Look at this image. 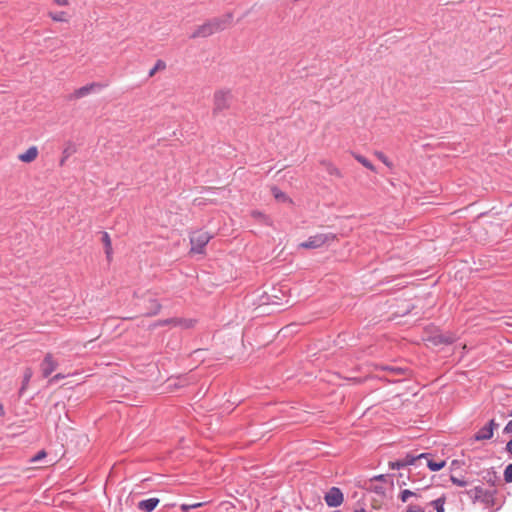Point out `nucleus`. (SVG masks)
<instances>
[{"label": "nucleus", "instance_id": "nucleus-8", "mask_svg": "<svg viewBox=\"0 0 512 512\" xmlns=\"http://www.w3.org/2000/svg\"><path fill=\"white\" fill-rule=\"evenodd\" d=\"M498 427V424L492 419L490 422L482 427L474 436L476 441L488 440L493 437L494 428Z\"/></svg>", "mask_w": 512, "mask_h": 512}, {"label": "nucleus", "instance_id": "nucleus-24", "mask_svg": "<svg viewBox=\"0 0 512 512\" xmlns=\"http://www.w3.org/2000/svg\"><path fill=\"white\" fill-rule=\"evenodd\" d=\"M389 466L391 469H401L405 467V463L402 461V459L397 461L389 462Z\"/></svg>", "mask_w": 512, "mask_h": 512}, {"label": "nucleus", "instance_id": "nucleus-4", "mask_svg": "<svg viewBox=\"0 0 512 512\" xmlns=\"http://www.w3.org/2000/svg\"><path fill=\"white\" fill-rule=\"evenodd\" d=\"M231 100V94L229 91H217L214 94V111L221 112L228 108Z\"/></svg>", "mask_w": 512, "mask_h": 512}, {"label": "nucleus", "instance_id": "nucleus-27", "mask_svg": "<svg viewBox=\"0 0 512 512\" xmlns=\"http://www.w3.org/2000/svg\"><path fill=\"white\" fill-rule=\"evenodd\" d=\"M46 457L45 451H39L34 457L31 458V462H37Z\"/></svg>", "mask_w": 512, "mask_h": 512}, {"label": "nucleus", "instance_id": "nucleus-20", "mask_svg": "<svg viewBox=\"0 0 512 512\" xmlns=\"http://www.w3.org/2000/svg\"><path fill=\"white\" fill-rule=\"evenodd\" d=\"M272 193H273V195H274L275 199H276V200H278V201H282V202H284V201H287V200H288V198H287L286 194H285V193H283L282 191H280V190H279L278 188H276V187H273V188H272Z\"/></svg>", "mask_w": 512, "mask_h": 512}, {"label": "nucleus", "instance_id": "nucleus-31", "mask_svg": "<svg viewBox=\"0 0 512 512\" xmlns=\"http://www.w3.org/2000/svg\"><path fill=\"white\" fill-rule=\"evenodd\" d=\"M172 322V320L170 321ZM173 322H176L177 324L184 325L185 327H191L193 325L192 320H173Z\"/></svg>", "mask_w": 512, "mask_h": 512}, {"label": "nucleus", "instance_id": "nucleus-11", "mask_svg": "<svg viewBox=\"0 0 512 512\" xmlns=\"http://www.w3.org/2000/svg\"><path fill=\"white\" fill-rule=\"evenodd\" d=\"M38 156V149L36 146L29 147L24 153L19 154L18 159L24 163L33 162Z\"/></svg>", "mask_w": 512, "mask_h": 512}, {"label": "nucleus", "instance_id": "nucleus-7", "mask_svg": "<svg viewBox=\"0 0 512 512\" xmlns=\"http://www.w3.org/2000/svg\"><path fill=\"white\" fill-rule=\"evenodd\" d=\"M58 367V362L54 359L52 354L48 353L44 357L40 369L43 377H48Z\"/></svg>", "mask_w": 512, "mask_h": 512}, {"label": "nucleus", "instance_id": "nucleus-40", "mask_svg": "<svg viewBox=\"0 0 512 512\" xmlns=\"http://www.w3.org/2000/svg\"><path fill=\"white\" fill-rule=\"evenodd\" d=\"M253 216H254V217H262V218H265V216H264V215H262V213H261V212H254V213H253Z\"/></svg>", "mask_w": 512, "mask_h": 512}, {"label": "nucleus", "instance_id": "nucleus-9", "mask_svg": "<svg viewBox=\"0 0 512 512\" xmlns=\"http://www.w3.org/2000/svg\"><path fill=\"white\" fill-rule=\"evenodd\" d=\"M103 87H104V85H102L100 83H91V84L85 85V86L80 87L79 89L75 90L73 93V97L76 99L82 98L95 90L102 89Z\"/></svg>", "mask_w": 512, "mask_h": 512}, {"label": "nucleus", "instance_id": "nucleus-28", "mask_svg": "<svg viewBox=\"0 0 512 512\" xmlns=\"http://www.w3.org/2000/svg\"><path fill=\"white\" fill-rule=\"evenodd\" d=\"M160 310V304L156 300L151 301V313L156 314Z\"/></svg>", "mask_w": 512, "mask_h": 512}, {"label": "nucleus", "instance_id": "nucleus-25", "mask_svg": "<svg viewBox=\"0 0 512 512\" xmlns=\"http://www.w3.org/2000/svg\"><path fill=\"white\" fill-rule=\"evenodd\" d=\"M202 505H203V503H200V502L199 503H194V504H191V505L182 504L180 508H181L182 511L186 512V511H188L190 509L201 507Z\"/></svg>", "mask_w": 512, "mask_h": 512}, {"label": "nucleus", "instance_id": "nucleus-42", "mask_svg": "<svg viewBox=\"0 0 512 512\" xmlns=\"http://www.w3.org/2000/svg\"><path fill=\"white\" fill-rule=\"evenodd\" d=\"M509 415L512 416V412H510Z\"/></svg>", "mask_w": 512, "mask_h": 512}, {"label": "nucleus", "instance_id": "nucleus-5", "mask_svg": "<svg viewBox=\"0 0 512 512\" xmlns=\"http://www.w3.org/2000/svg\"><path fill=\"white\" fill-rule=\"evenodd\" d=\"M343 500V493L337 487H332L325 495V501L329 507H338L343 503Z\"/></svg>", "mask_w": 512, "mask_h": 512}, {"label": "nucleus", "instance_id": "nucleus-26", "mask_svg": "<svg viewBox=\"0 0 512 512\" xmlns=\"http://www.w3.org/2000/svg\"><path fill=\"white\" fill-rule=\"evenodd\" d=\"M451 481L453 484L459 486V487H465L467 485V481L463 479H459L457 477L451 476Z\"/></svg>", "mask_w": 512, "mask_h": 512}, {"label": "nucleus", "instance_id": "nucleus-18", "mask_svg": "<svg viewBox=\"0 0 512 512\" xmlns=\"http://www.w3.org/2000/svg\"><path fill=\"white\" fill-rule=\"evenodd\" d=\"M431 506L437 511V512H444V505H445V499L444 498H438L436 500L431 501Z\"/></svg>", "mask_w": 512, "mask_h": 512}, {"label": "nucleus", "instance_id": "nucleus-32", "mask_svg": "<svg viewBox=\"0 0 512 512\" xmlns=\"http://www.w3.org/2000/svg\"><path fill=\"white\" fill-rule=\"evenodd\" d=\"M65 376L63 374H56L54 375L50 380H49V383L50 384H53V383H56L57 381H59L60 379H63Z\"/></svg>", "mask_w": 512, "mask_h": 512}, {"label": "nucleus", "instance_id": "nucleus-23", "mask_svg": "<svg viewBox=\"0 0 512 512\" xmlns=\"http://www.w3.org/2000/svg\"><path fill=\"white\" fill-rule=\"evenodd\" d=\"M504 478L506 482H512V464H509L504 471Z\"/></svg>", "mask_w": 512, "mask_h": 512}, {"label": "nucleus", "instance_id": "nucleus-36", "mask_svg": "<svg viewBox=\"0 0 512 512\" xmlns=\"http://www.w3.org/2000/svg\"><path fill=\"white\" fill-rule=\"evenodd\" d=\"M329 172H330V174L340 175L339 170L334 166H331L329 168Z\"/></svg>", "mask_w": 512, "mask_h": 512}, {"label": "nucleus", "instance_id": "nucleus-12", "mask_svg": "<svg viewBox=\"0 0 512 512\" xmlns=\"http://www.w3.org/2000/svg\"><path fill=\"white\" fill-rule=\"evenodd\" d=\"M159 504L158 498H149L138 503V509L144 512H152Z\"/></svg>", "mask_w": 512, "mask_h": 512}, {"label": "nucleus", "instance_id": "nucleus-35", "mask_svg": "<svg viewBox=\"0 0 512 512\" xmlns=\"http://www.w3.org/2000/svg\"><path fill=\"white\" fill-rule=\"evenodd\" d=\"M55 4L59 6H67L69 4L68 0H53Z\"/></svg>", "mask_w": 512, "mask_h": 512}, {"label": "nucleus", "instance_id": "nucleus-19", "mask_svg": "<svg viewBox=\"0 0 512 512\" xmlns=\"http://www.w3.org/2000/svg\"><path fill=\"white\" fill-rule=\"evenodd\" d=\"M49 16L57 22H66L67 21V15L65 12H57V13H49Z\"/></svg>", "mask_w": 512, "mask_h": 512}, {"label": "nucleus", "instance_id": "nucleus-6", "mask_svg": "<svg viewBox=\"0 0 512 512\" xmlns=\"http://www.w3.org/2000/svg\"><path fill=\"white\" fill-rule=\"evenodd\" d=\"M215 25H217V23H213L212 20L207 23H204L203 25H200L194 30L191 37H208L214 33H217Z\"/></svg>", "mask_w": 512, "mask_h": 512}, {"label": "nucleus", "instance_id": "nucleus-37", "mask_svg": "<svg viewBox=\"0 0 512 512\" xmlns=\"http://www.w3.org/2000/svg\"><path fill=\"white\" fill-rule=\"evenodd\" d=\"M506 450L512 454V440H510L506 445Z\"/></svg>", "mask_w": 512, "mask_h": 512}, {"label": "nucleus", "instance_id": "nucleus-39", "mask_svg": "<svg viewBox=\"0 0 512 512\" xmlns=\"http://www.w3.org/2000/svg\"><path fill=\"white\" fill-rule=\"evenodd\" d=\"M5 414L4 406L2 403H0V416H3Z\"/></svg>", "mask_w": 512, "mask_h": 512}, {"label": "nucleus", "instance_id": "nucleus-16", "mask_svg": "<svg viewBox=\"0 0 512 512\" xmlns=\"http://www.w3.org/2000/svg\"><path fill=\"white\" fill-rule=\"evenodd\" d=\"M32 376H33L32 369L31 368H26L25 371H24V375H23V383H22V387L20 389V393H23V391L26 389V387L28 386Z\"/></svg>", "mask_w": 512, "mask_h": 512}, {"label": "nucleus", "instance_id": "nucleus-30", "mask_svg": "<svg viewBox=\"0 0 512 512\" xmlns=\"http://www.w3.org/2000/svg\"><path fill=\"white\" fill-rule=\"evenodd\" d=\"M376 156L387 166H390L388 158L382 152H376Z\"/></svg>", "mask_w": 512, "mask_h": 512}, {"label": "nucleus", "instance_id": "nucleus-1", "mask_svg": "<svg viewBox=\"0 0 512 512\" xmlns=\"http://www.w3.org/2000/svg\"><path fill=\"white\" fill-rule=\"evenodd\" d=\"M211 238H212V235H210L206 231L193 232L190 237L191 252L202 254L204 252L205 246L207 245V243L210 241Z\"/></svg>", "mask_w": 512, "mask_h": 512}, {"label": "nucleus", "instance_id": "nucleus-38", "mask_svg": "<svg viewBox=\"0 0 512 512\" xmlns=\"http://www.w3.org/2000/svg\"><path fill=\"white\" fill-rule=\"evenodd\" d=\"M374 480L385 481V475H377L374 477Z\"/></svg>", "mask_w": 512, "mask_h": 512}, {"label": "nucleus", "instance_id": "nucleus-14", "mask_svg": "<svg viewBox=\"0 0 512 512\" xmlns=\"http://www.w3.org/2000/svg\"><path fill=\"white\" fill-rule=\"evenodd\" d=\"M102 242L105 246L106 256L108 259H110L111 255H112V244H111L110 236L107 232L102 233Z\"/></svg>", "mask_w": 512, "mask_h": 512}, {"label": "nucleus", "instance_id": "nucleus-15", "mask_svg": "<svg viewBox=\"0 0 512 512\" xmlns=\"http://www.w3.org/2000/svg\"><path fill=\"white\" fill-rule=\"evenodd\" d=\"M425 459L427 460L428 468L434 472L441 470L446 465V462L444 460L436 462V461L431 460L430 456Z\"/></svg>", "mask_w": 512, "mask_h": 512}, {"label": "nucleus", "instance_id": "nucleus-41", "mask_svg": "<svg viewBox=\"0 0 512 512\" xmlns=\"http://www.w3.org/2000/svg\"><path fill=\"white\" fill-rule=\"evenodd\" d=\"M354 512H366V511L363 508H361V509L355 510Z\"/></svg>", "mask_w": 512, "mask_h": 512}, {"label": "nucleus", "instance_id": "nucleus-21", "mask_svg": "<svg viewBox=\"0 0 512 512\" xmlns=\"http://www.w3.org/2000/svg\"><path fill=\"white\" fill-rule=\"evenodd\" d=\"M415 495L416 494L413 491L405 489V490L401 491L399 498L402 502H407L410 497L415 496Z\"/></svg>", "mask_w": 512, "mask_h": 512}, {"label": "nucleus", "instance_id": "nucleus-33", "mask_svg": "<svg viewBox=\"0 0 512 512\" xmlns=\"http://www.w3.org/2000/svg\"><path fill=\"white\" fill-rule=\"evenodd\" d=\"M504 433H507V434H512V420H510L505 428H504Z\"/></svg>", "mask_w": 512, "mask_h": 512}, {"label": "nucleus", "instance_id": "nucleus-10", "mask_svg": "<svg viewBox=\"0 0 512 512\" xmlns=\"http://www.w3.org/2000/svg\"><path fill=\"white\" fill-rule=\"evenodd\" d=\"M232 20H233L232 14H226L222 17L215 18L212 21H213V23H217V25H215V28H216V31L219 32V31H222V30L228 28L232 24Z\"/></svg>", "mask_w": 512, "mask_h": 512}, {"label": "nucleus", "instance_id": "nucleus-2", "mask_svg": "<svg viewBox=\"0 0 512 512\" xmlns=\"http://www.w3.org/2000/svg\"><path fill=\"white\" fill-rule=\"evenodd\" d=\"M334 237L329 234H317L308 238L307 241L302 242L299 246L306 249H315L323 246L329 240Z\"/></svg>", "mask_w": 512, "mask_h": 512}, {"label": "nucleus", "instance_id": "nucleus-29", "mask_svg": "<svg viewBox=\"0 0 512 512\" xmlns=\"http://www.w3.org/2000/svg\"><path fill=\"white\" fill-rule=\"evenodd\" d=\"M406 512H425L423 508L417 505H409Z\"/></svg>", "mask_w": 512, "mask_h": 512}, {"label": "nucleus", "instance_id": "nucleus-3", "mask_svg": "<svg viewBox=\"0 0 512 512\" xmlns=\"http://www.w3.org/2000/svg\"><path fill=\"white\" fill-rule=\"evenodd\" d=\"M468 497L473 501L489 502L493 498V493L481 486H476L466 491Z\"/></svg>", "mask_w": 512, "mask_h": 512}, {"label": "nucleus", "instance_id": "nucleus-13", "mask_svg": "<svg viewBox=\"0 0 512 512\" xmlns=\"http://www.w3.org/2000/svg\"><path fill=\"white\" fill-rule=\"evenodd\" d=\"M430 456L429 453H422L417 456H413L410 454H407L402 461L405 463V467L409 465H413L416 460H421L422 458H428Z\"/></svg>", "mask_w": 512, "mask_h": 512}, {"label": "nucleus", "instance_id": "nucleus-22", "mask_svg": "<svg viewBox=\"0 0 512 512\" xmlns=\"http://www.w3.org/2000/svg\"><path fill=\"white\" fill-rule=\"evenodd\" d=\"M166 65L162 60H158L155 64V66L150 70L149 76H153L156 71L165 69Z\"/></svg>", "mask_w": 512, "mask_h": 512}, {"label": "nucleus", "instance_id": "nucleus-17", "mask_svg": "<svg viewBox=\"0 0 512 512\" xmlns=\"http://www.w3.org/2000/svg\"><path fill=\"white\" fill-rule=\"evenodd\" d=\"M355 159L361 163L364 167H366L367 169L375 172L376 169H375V166L365 157L359 155V154H355L354 155Z\"/></svg>", "mask_w": 512, "mask_h": 512}, {"label": "nucleus", "instance_id": "nucleus-34", "mask_svg": "<svg viewBox=\"0 0 512 512\" xmlns=\"http://www.w3.org/2000/svg\"><path fill=\"white\" fill-rule=\"evenodd\" d=\"M74 152V148L73 147H67L65 150H64V155H65V158L69 157L72 153Z\"/></svg>", "mask_w": 512, "mask_h": 512}]
</instances>
